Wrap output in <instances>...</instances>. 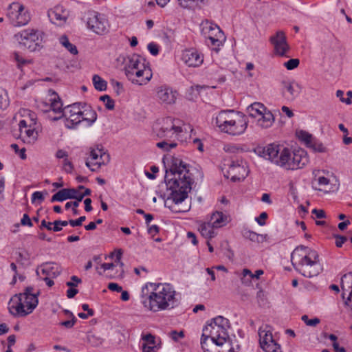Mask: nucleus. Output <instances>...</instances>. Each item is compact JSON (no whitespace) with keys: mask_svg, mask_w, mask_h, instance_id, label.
Listing matches in <instances>:
<instances>
[{"mask_svg":"<svg viewBox=\"0 0 352 352\" xmlns=\"http://www.w3.org/2000/svg\"><path fill=\"white\" fill-rule=\"evenodd\" d=\"M65 313L67 314L70 315V316L72 317V320L61 322L60 323V324L61 326H63V327H66L67 329H70V328L73 327V326L75 324V323L77 321V319L74 316V314L71 311H69V310H65Z\"/></svg>","mask_w":352,"mask_h":352,"instance_id":"nucleus-41","label":"nucleus"},{"mask_svg":"<svg viewBox=\"0 0 352 352\" xmlns=\"http://www.w3.org/2000/svg\"><path fill=\"white\" fill-rule=\"evenodd\" d=\"M342 288L343 289L342 296L344 298L345 292H349V296L345 301V304L351 306L352 308V272L344 274L341 279Z\"/></svg>","mask_w":352,"mask_h":352,"instance_id":"nucleus-27","label":"nucleus"},{"mask_svg":"<svg viewBox=\"0 0 352 352\" xmlns=\"http://www.w3.org/2000/svg\"><path fill=\"white\" fill-rule=\"evenodd\" d=\"M258 336L260 346L265 352H283L280 345L274 339L270 326L260 327Z\"/></svg>","mask_w":352,"mask_h":352,"instance_id":"nucleus-12","label":"nucleus"},{"mask_svg":"<svg viewBox=\"0 0 352 352\" xmlns=\"http://www.w3.org/2000/svg\"><path fill=\"white\" fill-rule=\"evenodd\" d=\"M33 287H28L23 293L14 295L9 302V311L14 316H26L37 307V294L33 293Z\"/></svg>","mask_w":352,"mask_h":352,"instance_id":"nucleus-7","label":"nucleus"},{"mask_svg":"<svg viewBox=\"0 0 352 352\" xmlns=\"http://www.w3.org/2000/svg\"><path fill=\"white\" fill-rule=\"evenodd\" d=\"M63 113H74V114H81L82 109H80L79 104H73L64 109Z\"/></svg>","mask_w":352,"mask_h":352,"instance_id":"nucleus-44","label":"nucleus"},{"mask_svg":"<svg viewBox=\"0 0 352 352\" xmlns=\"http://www.w3.org/2000/svg\"><path fill=\"white\" fill-rule=\"evenodd\" d=\"M151 69L143 65L142 67H139L137 70H134L126 76L129 80L133 84L143 85H146L152 78Z\"/></svg>","mask_w":352,"mask_h":352,"instance_id":"nucleus-19","label":"nucleus"},{"mask_svg":"<svg viewBox=\"0 0 352 352\" xmlns=\"http://www.w3.org/2000/svg\"><path fill=\"white\" fill-rule=\"evenodd\" d=\"M298 138L305 142V144L307 145V146L309 145V144L312 141L314 137L310 133L305 131H300L297 133Z\"/></svg>","mask_w":352,"mask_h":352,"instance_id":"nucleus-39","label":"nucleus"},{"mask_svg":"<svg viewBox=\"0 0 352 352\" xmlns=\"http://www.w3.org/2000/svg\"><path fill=\"white\" fill-rule=\"evenodd\" d=\"M21 223L22 226H27L32 227L33 226L32 222L28 214H24L21 220Z\"/></svg>","mask_w":352,"mask_h":352,"instance_id":"nucleus-55","label":"nucleus"},{"mask_svg":"<svg viewBox=\"0 0 352 352\" xmlns=\"http://www.w3.org/2000/svg\"><path fill=\"white\" fill-rule=\"evenodd\" d=\"M209 222L214 228H219L229 222V218L223 212L216 211L211 214Z\"/></svg>","mask_w":352,"mask_h":352,"instance_id":"nucleus-28","label":"nucleus"},{"mask_svg":"<svg viewBox=\"0 0 352 352\" xmlns=\"http://www.w3.org/2000/svg\"><path fill=\"white\" fill-rule=\"evenodd\" d=\"M267 218V214L265 212H263L260 215L256 217L255 220L259 226L265 225V219Z\"/></svg>","mask_w":352,"mask_h":352,"instance_id":"nucleus-53","label":"nucleus"},{"mask_svg":"<svg viewBox=\"0 0 352 352\" xmlns=\"http://www.w3.org/2000/svg\"><path fill=\"white\" fill-rule=\"evenodd\" d=\"M60 43L65 47L72 54L76 55L78 54L76 47L69 41L68 38L63 35L59 39Z\"/></svg>","mask_w":352,"mask_h":352,"instance_id":"nucleus-37","label":"nucleus"},{"mask_svg":"<svg viewBox=\"0 0 352 352\" xmlns=\"http://www.w3.org/2000/svg\"><path fill=\"white\" fill-rule=\"evenodd\" d=\"M307 147L313 149L316 152L324 153L327 151L322 143L316 140L315 138H313L312 141H311Z\"/></svg>","mask_w":352,"mask_h":352,"instance_id":"nucleus-38","label":"nucleus"},{"mask_svg":"<svg viewBox=\"0 0 352 352\" xmlns=\"http://www.w3.org/2000/svg\"><path fill=\"white\" fill-rule=\"evenodd\" d=\"M293 152V161L290 164L286 161L284 165H288V170H297L304 168L309 162L307 153L302 148L294 150Z\"/></svg>","mask_w":352,"mask_h":352,"instance_id":"nucleus-20","label":"nucleus"},{"mask_svg":"<svg viewBox=\"0 0 352 352\" xmlns=\"http://www.w3.org/2000/svg\"><path fill=\"white\" fill-rule=\"evenodd\" d=\"M82 282L81 279L79 278L76 276H72L71 277V281H68L66 283V285L69 287H76L78 283H80Z\"/></svg>","mask_w":352,"mask_h":352,"instance_id":"nucleus-52","label":"nucleus"},{"mask_svg":"<svg viewBox=\"0 0 352 352\" xmlns=\"http://www.w3.org/2000/svg\"><path fill=\"white\" fill-rule=\"evenodd\" d=\"M44 200V197L43 193L40 191H36L33 192L32 195V203H34L36 201H38L39 203H41Z\"/></svg>","mask_w":352,"mask_h":352,"instance_id":"nucleus-51","label":"nucleus"},{"mask_svg":"<svg viewBox=\"0 0 352 352\" xmlns=\"http://www.w3.org/2000/svg\"><path fill=\"white\" fill-rule=\"evenodd\" d=\"M63 168L67 173H71L73 170V165L67 158L63 161Z\"/></svg>","mask_w":352,"mask_h":352,"instance_id":"nucleus-57","label":"nucleus"},{"mask_svg":"<svg viewBox=\"0 0 352 352\" xmlns=\"http://www.w3.org/2000/svg\"><path fill=\"white\" fill-rule=\"evenodd\" d=\"M86 219L85 216H81L77 219H71L69 220V225L72 227L80 226L82 224V222Z\"/></svg>","mask_w":352,"mask_h":352,"instance_id":"nucleus-49","label":"nucleus"},{"mask_svg":"<svg viewBox=\"0 0 352 352\" xmlns=\"http://www.w3.org/2000/svg\"><path fill=\"white\" fill-rule=\"evenodd\" d=\"M47 16L52 23L60 25L66 21L67 13L63 6H57L48 10Z\"/></svg>","mask_w":352,"mask_h":352,"instance_id":"nucleus-25","label":"nucleus"},{"mask_svg":"<svg viewBox=\"0 0 352 352\" xmlns=\"http://www.w3.org/2000/svg\"><path fill=\"white\" fill-rule=\"evenodd\" d=\"M228 175L233 182L244 179L248 175L246 163L242 159L232 160L229 166Z\"/></svg>","mask_w":352,"mask_h":352,"instance_id":"nucleus-18","label":"nucleus"},{"mask_svg":"<svg viewBox=\"0 0 352 352\" xmlns=\"http://www.w3.org/2000/svg\"><path fill=\"white\" fill-rule=\"evenodd\" d=\"M100 100L103 101L105 105V107L109 110H113L115 107V102L111 97L108 95L102 96L100 98Z\"/></svg>","mask_w":352,"mask_h":352,"instance_id":"nucleus-42","label":"nucleus"},{"mask_svg":"<svg viewBox=\"0 0 352 352\" xmlns=\"http://www.w3.org/2000/svg\"><path fill=\"white\" fill-rule=\"evenodd\" d=\"M157 125L159 127L156 128L157 135L164 140L157 142L156 146L166 151L175 148L177 145L175 140H179L182 133L190 129L182 120L171 117L162 119Z\"/></svg>","mask_w":352,"mask_h":352,"instance_id":"nucleus-5","label":"nucleus"},{"mask_svg":"<svg viewBox=\"0 0 352 352\" xmlns=\"http://www.w3.org/2000/svg\"><path fill=\"white\" fill-rule=\"evenodd\" d=\"M291 261L294 270L307 278L316 276L321 271L318 253L307 246L296 247L291 254Z\"/></svg>","mask_w":352,"mask_h":352,"instance_id":"nucleus-4","label":"nucleus"},{"mask_svg":"<svg viewBox=\"0 0 352 352\" xmlns=\"http://www.w3.org/2000/svg\"><path fill=\"white\" fill-rule=\"evenodd\" d=\"M179 6L184 8H189L195 3H204L206 0H177Z\"/></svg>","mask_w":352,"mask_h":352,"instance_id":"nucleus-43","label":"nucleus"},{"mask_svg":"<svg viewBox=\"0 0 352 352\" xmlns=\"http://www.w3.org/2000/svg\"><path fill=\"white\" fill-rule=\"evenodd\" d=\"M270 41L274 47V52L276 55L279 56H288L287 52L289 50V46L287 41L285 33L279 30L270 38Z\"/></svg>","mask_w":352,"mask_h":352,"instance_id":"nucleus-17","label":"nucleus"},{"mask_svg":"<svg viewBox=\"0 0 352 352\" xmlns=\"http://www.w3.org/2000/svg\"><path fill=\"white\" fill-rule=\"evenodd\" d=\"M43 32L38 30L26 29L15 34L19 43L30 51L38 50L43 43Z\"/></svg>","mask_w":352,"mask_h":352,"instance_id":"nucleus-10","label":"nucleus"},{"mask_svg":"<svg viewBox=\"0 0 352 352\" xmlns=\"http://www.w3.org/2000/svg\"><path fill=\"white\" fill-rule=\"evenodd\" d=\"M318 183L320 186H327L329 184V179L324 176L318 178Z\"/></svg>","mask_w":352,"mask_h":352,"instance_id":"nucleus-63","label":"nucleus"},{"mask_svg":"<svg viewBox=\"0 0 352 352\" xmlns=\"http://www.w3.org/2000/svg\"><path fill=\"white\" fill-rule=\"evenodd\" d=\"M56 157L58 159H64L65 160V159L67 158L68 153L67 151H65L63 149H59L56 151Z\"/></svg>","mask_w":352,"mask_h":352,"instance_id":"nucleus-60","label":"nucleus"},{"mask_svg":"<svg viewBox=\"0 0 352 352\" xmlns=\"http://www.w3.org/2000/svg\"><path fill=\"white\" fill-rule=\"evenodd\" d=\"M155 97L157 102L164 105H171L175 103L177 92L170 87L163 85L156 87Z\"/></svg>","mask_w":352,"mask_h":352,"instance_id":"nucleus-16","label":"nucleus"},{"mask_svg":"<svg viewBox=\"0 0 352 352\" xmlns=\"http://www.w3.org/2000/svg\"><path fill=\"white\" fill-rule=\"evenodd\" d=\"M10 101L7 93L0 89V109H5L9 105Z\"/></svg>","mask_w":352,"mask_h":352,"instance_id":"nucleus-40","label":"nucleus"},{"mask_svg":"<svg viewBox=\"0 0 352 352\" xmlns=\"http://www.w3.org/2000/svg\"><path fill=\"white\" fill-rule=\"evenodd\" d=\"M83 192H80L78 191V201H81L84 197L90 195L91 193V191L89 188H85Z\"/></svg>","mask_w":352,"mask_h":352,"instance_id":"nucleus-59","label":"nucleus"},{"mask_svg":"<svg viewBox=\"0 0 352 352\" xmlns=\"http://www.w3.org/2000/svg\"><path fill=\"white\" fill-rule=\"evenodd\" d=\"M124 72L126 76L144 65L143 58L136 54L126 56L124 60Z\"/></svg>","mask_w":352,"mask_h":352,"instance_id":"nucleus-23","label":"nucleus"},{"mask_svg":"<svg viewBox=\"0 0 352 352\" xmlns=\"http://www.w3.org/2000/svg\"><path fill=\"white\" fill-rule=\"evenodd\" d=\"M97 119V113L91 107L86 108L82 111L81 120L86 121L89 126H91Z\"/></svg>","mask_w":352,"mask_h":352,"instance_id":"nucleus-34","label":"nucleus"},{"mask_svg":"<svg viewBox=\"0 0 352 352\" xmlns=\"http://www.w3.org/2000/svg\"><path fill=\"white\" fill-rule=\"evenodd\" d=\"M144 342L142 348L144 352H156L157 346L155 345V336L151 333L142 336Z\"/></svg>","mask_w":352,"mask_h":352,"instance_id":"nucleus-30","label":"nucleus"},{"mask_svg":"<svg viewBox=\"0 0 352 352\" xmlns=\"http://www.w3.org/2000/svg\"><path fill=\"white\" fill-rule=\"evenodd\" d=\"M301 89V86L294 80H283L281 82L282 94L287 100H294L298 96Z\"/></svg>","mask_w":352,"mask_h":352,"instance_id":"nucleus-21","label":"nucleus"},{"mask_svg":"<svg viewBox=\"0 0 352 352\" xmlns=\"http://www.w3.org/2000/svg\"><path fill=\"white\" fill-rule=\"evenodd\" d=\"M300 64V60L298 58H292L284 63V66L288 70H292L296 68Z\"/></svg>","mask_w":352,"mask_h":352,"instance_id":"nucleus-46","label":"nucleus"},{"mask_svg":"<svg viewBox=\"0 0 352 352\" xmlns=\"http://www.w3.org/2000/svg\"><path fill=\"white\" fill-rule=\"evenodd\" d=\"M301 320L307 325L310 327H316L320 322V319L318 318H314L312 319H309L307 315H303L301 317Z\"/></svg>","mask_w":352,"mask_h":352,"instance_id":"nucleus-45","label":"nucleus"},{"mask_svg":"<svg viewBox=\"0 0 352 352\" xmlns=\"http://www.w3.org/2000/svg\"><path fill=\"white\" fill-rule=\"evenodd\" d=\"M50 101V109L54 112L60 114V116L55 118L54 120L60 119L63 116V113L64 109H63V104L60 101L59 96L56 94L54 95V97L52 98Z\"/></svg>","mask_w":352,"mask_h":352,"instance_id":"nucleus-33","label":"nucleus"},{"mask_svg":"<svg viewBox=\"0 0 352 352\" xmlns=\"http://www.w3.org/2000/svg\"><path fill=\"white\" fill-rule=\"evenodd\" d=\"M256 155L288 170V165H284L287 160L288 164L293 161V152L287 147L272 143L266 146H257L254 149Z\"/></svg>","mask_w":352,"mask_h":352,"instance_id":"nucleus-8","label":"nucleus"},{"mask_svg":"<svg viewBox=\"0 0 352 352\" xmlns=\"http://www.w3.org/2000/svg\"><path fill=\"white\" fill-rule=\"evenodd\" d=\"M266 107L260 102H254L247 107L248 115L254 118H258L265 111Z\"/></svg>","mask_w":352,"mask_h":352,"instance_id":"nucleus-31","label":"nucleus"},{"mask_svg":"<svg viewBox=\"0 0 352 352\" xmlns=\"http://www.w3.org/2000/svg\"><path fill=\"white\" fill-rule=\"evenodd\" d=\"M109 160V155L104 151L102 146H98L90 151V156L86 161V166L91 171H96L102 165L107 164Z\"/></svg>","mask_w":352,"mask_h":352,"instance_id":"nucleus-13","label":"nucleus"},{"mask_svg":"<svg viewBox=\"0 0 352 352\" xmlns=\"http://www.w3.org/2000/svg\"><path fill=\"white\" fill-rule=\"evenodd\" d=\"M214 228L208 221L201 224L199 230L204 237L206 239H212L216 235Z\"/></svg>","mask_w":352,"mask_h":352,"instance_id":"nucleus-35","label":"nucleus"},{"mask_svg":"<svg viewBox=\"0 0 352 352\" xmlns=\"http://www.w3.org/2000/svg\"><path fill=\"white\" fill-rule=\"evenodd\" d=\"M62 269L60 266L56 263L47 262L41 265L36 270V274H40L41 272L43 275L50 276V278H56L60 275Z\"/></svg>","mask_w":352,"mask_h":352,"instance_id":"nucleus-24","label":"nucleus"},{"mask_svg":"<svg viewBox=\"0 0 352 352\" xmlns=\"http://www.w3.org/2000/svg\"><path fill=\"white\" fill-rule=\"evenodd\" d=\"M92 81L95 89L98 91H105L107 87V82L100 76L95 74L93 76Z\"/></svg>","mask_w":352,"mask_h":352,"instance_id":"nucleus-36","label":"nucleus"},{"mask_svg":"<svg viewBox=\"0 0 352 352\" xmlns=\"http://www.w3.org/2000/svg\"><path fill=\"white\" fill-rule=\"evenodd\" d=\"M274 122V118L271 111H265L257 118L256 125L262 129L270 127Z\"/></svg>","mask_w":352,"mask_h":352,"instance_id":"nucleus-29","label":"nucleus"},{"mask_svg":"<svg viewBox=\"0 0 352 352\" xmlns=\"http://www.w3.org/2000/svg\"><path fill=\"white\" fill-rule=\"evenodd\" d=\"M203 33L208 36L210 44L214 47H219L226 41V36L220 28L212 23H206L203 28Z\"/></svg>","mask_w":352,"mask_h":352,"instance_id":"nucleus-15","label":"nucleus"},{"mask_svg":"<svg viewBox=\"0 0 352 352\" xmlns=\"http://www.w3.org/2000/svg\"><path fill=\"white\" fill-rule=\"evenodd\" d=\"M14 58L17 63V67L21 68L24 65L27 63V60L21 56L18 53H14Z\"/></svg>","mask_w":352,"mask_h":352,"instance_id":"nucleus-47","label":"nucleus"},{"mask_svg":"<svg viewBox=\"0 0 352 352\" xmlns=\"http://www.w3.org/2000/svg\"><path fill=\"white\" fill-rule=\"evenodd\" d=\"M247 237L252 241H259V237H262L261 235L256 234L254 232L248 231L247 233Z\"/></svg>","mask_w":352,"mask_h":352,"instance_id":"nucleus-56","label":"nucleus"},{"mask_svg":"<svg viewBox=\"0 0 352 352\" xmlns=\"http://www.w3.org/2000/svg\"><path fill=\"white\" fill-rule=\"evenodd\" d=\"M165 182L167 188L165 206L176 213L188 212L190 206L184 202L194 183L189 166L181 159L173 157L169 170L166 171Z\"/></svg>","mask_w":352,"mask_h":352,"instance_id":"nucleus-1","label":"nucleus"},{"mask_svg":"<svg viewBox=\"0 0 352 352\" xmlns=\"http://www.w3.org/2000/svg\"><path fill=\"white\" fill-rule=\"evenodd\" d=\"M88 28L98 34H104L108 32L109 23L103 14L93 12L87 19Z\"/></svg>","mask_w":352,"mask_h":352,"instance_id":"nucleus-14","label":"nucleus"},{"mask_svg":"<svg viewBox=\"0 0 352 352\" xmlns=\"http://www.w3.org/2000/svg\"><path fill=\"white\" fill-rule=\"evenodd\" d=\"M334 237L336 239V245L338 248H341L344 242L347 240V238L344 236L334 235Z\"/></svg>","mask_w":352,"mask_h":352,"instance_id":"nucleus-54","label":"nucleus"},{"mask_svg":"<svg viewBox=\"0 0 352 352\" xmlns=\"http://www.w3.org/2000/svg\"><path fill=\"white\" fill-rule=\"evenodd\" d=\"M78 190L75 188H63L55 193L51 198V202L63 201L68 199L78 200Z\"/></svg>","mask_w":352,"mask_h":352,"instance_id":"nucleus-26","label":"nucleus"},{"mask_svg":"<svg viewBox=\"0 0 352 352\" xmlns=\"http://www.w3.org/2000/svg\"><path fill=\"white\" fill-rule=\"evenodd\" d=\"M170 337L174 340V341H178L180 338H183L184 337V331H181L179 332H177V331H171L169 333Z\"/></svg>","mask_w":352,"mask_h":352,"instance_id":"nucleus-48","label":"nucleus"},{"mask_svg":"<svg viewBox=\"0 0 352 352\" xmlns=\"http://www.w3.org/2000/svg\"><path fill=\"white\" fill-rule=\"evenodd\" d=\"M20 113L25 117L19 122V138L27 144H32L37 138V132L35 131L36 116L34 112L28 109H22Z\"/></svg>","mask_w":352,"mask_h":352,"instance_id":"nucleus-9","label":"nucleus"},{"mask_svg":"<svg viewBox=\"0 0 352 352\" xmlns=\"http://www.w3.org/2000/svg\"><path fill=\"white\" fill-rule=\"evenodd\" d=\"M7 17L14 26L25 25L30 20V13L19 2H13L9 6Z\"/></svg>","mask_w":352,"mask_h":352,"instance_id":"nucleus-11","label":"nucleus"},{"mask_svg":"<svg viewBox=\"0 0 352 352\" xmlns=\"http://www.w3.org/2000/svg\"><path fill=\"white\" fill-rule=\"evenodd\" d=\"M178 294L169 283H147L141 291V302L148 310L157 312L177 307Z\"/></svg>","mask_w":352,"mask_h":352,"instance_id":"nucleus-2","label":"nucleus"},{"mask_svg":"<svg viewBox=\"0 0 352 352\" xmlns=\"http://www.w3.org/2000/svg\"><path fill=\"white\" fill-rule=\"evenodd\" d=\"M63 116L65 117V125L68 129H73L82 122L81 114L63 113Z\"/></svg>","mask_w":352,"mask_h":352,"instance_id":"nucleus-32","label":"nucleus"},{"mask_svg":"<svg viewBox=\"0 0 352 352\" xmlns=\"http://www.w3.org/2000/svg\"><path fill=\"white\" fill-rule=\"evenodd\" d=\"M312 213L316 215L317 219H323L325 217V212L323 210H318L315 208L312 210Z\"/></svg>","mask_w":352,"mask_h":352,"instance_id":"nucleus-61","label":"nucleus"},{"mask_svg":"<svg viewBox=\"0 0 352 352\" xmlns=\"http://www.w3.org/2000/svg\"><path fill=\"white\" fill-rule=\"evenodd\" d=\"M108 289L113 292H121L122 290V287L115 283H110L108 285Z\"/></svg>","mask_w":352,"mask_h":352,"instance_id":"nucleus-58","label":"nucleus"},{"mask_svg":"<svg viewBox=\"0 0 352 352\" xmlns=\"http://www.w3.org/2000/svg\"><path fill=\"white\" fill-rule=\"evenodd\" d=\"M147 48L149 52L153 56H157L159 54V46L154 43H148Z\"/></svg>","mask_w":352,"mask_h":352,"instance_id":"nucleus-50","label":"nucleus"},{"mask_svg":"<svg viewBox=\"0 0 352 352\" xmlns=\"http://www.w3.org/2000/svg\"><path fill=\"white\" fill-rule=\"evenodd\" d=\"M215 124L223 133L231 135H240L245 133L248 120L246 116L239 111L225 110L217 114Z\"/></svg>","mask_w":352,"mask_h":352,"instance_id":"nucleus-6","label":"nucleus"},{"mask_svg":"<svg viewBox=\"0 0 352 352\" xmlns=\"http://www.w3.org/2000/svg\"><path fill=\"white\" fill-rule=\"evenodd\" d=\"M159 231L160 228L156 225H153L150 226L148 229V232L153 236L157 234Z\"/></svg>","mask_w":352,"mask_h":352,"instance_id":"nucleus-64","label":"nucleus"},{"mask_svg":"<svg viewBox=\"0 0 352 352\" xmlns=\"http://www.w3.org/2000/svg\"><path fill=\"white\" fill-rule=\"evenodd\" d=\"M182 60L188 67H199L204 61V56L195 49L186 50L182 53Z\"/></svg>","mask_w":352,"mask_h":352,"instance_id":"nucleus-22","label":"nucleus"},{"mask_svg":"<svg viewBox=\"0 0 352 352\" xmlns=\"http://www.w3.org/2000/svg\"><path fill=\"white\" fill-rule=\"evenodd\" d=\"M78 292V290L77 289H75L74 287H70L67 291V296L68 298H74Z\"/></svg>","mask_w":352,"mask_h":352,"instance_id":"nucleus-62","label":"nucleus"},{"mask_svg":"<svg viewBox=\"0 0 352 352\" xmlns=\"http://www.w3.org/2000/svg\"><path fill=\"white\" fill-rule=\"evenodd\" d=\"M230 327L228 319L219 316L210 320L203 329L201 345L205 352H210L208 339L212 343L219 346H225L228 352H234L231 347L228 329Z\"/></svg>","mask_w":352,"mask_h":352,"instance_id":"nucleus-3","label":"nucleus"}]
</instances>
